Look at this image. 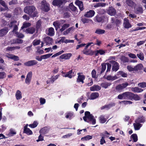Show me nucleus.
<instances>
[{"mask_svg": "<svg viewBox=\"0 0 146 146\" xmlns=\"http://www.w3.org/2000/svg\"><path fill=\"white\" fill-rule=\"evenodd\" d=\"M24 11L25 13L32 17H36L37 14L36 8L33 6L26 7L24 8Z\"/></svg>", "mask_w": 146, "mask_h": 146, "instance_id": "obj_1", "label": "nucleus"}, {"mask_svg": "<svg viewBox=\"0 0 146 146\" xmlns=\"http://www.w3.org/2000/svg\"><path fill=\"white\" fill-rule=\"evenodd\" d=\"M83 119L85 121L90 123H92L93 124H95L96 123V120L94 117L90 112L86 111L85 113V116L83 117Z\"/></svg>", "mask_w": 146, "mask_h": 146, "instance_id": "obj_2", "label": "nucleus"}, {"mask_svg": "<svg viewBox=\"0 0 146 146\" xmlns=\"http://www.w3.org/2000/svg\"><path fill=\"white\" fill-rule=\"evenodd\" d=\"M131 94V92H125L118 95L117 98L120 100H130Z\"/></svg>", "mask_w": 146, "mask_h": 146, "instance_id": "obj_3", "label": "nucleus"}, {"mask_svg": "<svg viewBox=\"0 0 146 146\" xmlns=\"http://www.w3.org/2000/svg\"><path fill=\"white\" fill-rule=\"evenodd\" d=\"M128 85H129V83L127 82L119 84L115 87V89L116 91L119 92H121Z\"/></svg>", "mask_w": 146, "mask_h": 146, "instance_id": "obj_4", "label": "nucleus"}, {"mask_svg": "<svg viewBox=\"0 0 146 146\" xmlns=\"http://www.w3.org/2000/svg\"><path fill=\"white\" fill-rule=\"evenodd\" d=\"M41 8L44 11L47 12L49 10V4L44 0H42L41 2Z\"/></svg>", "mask_w": 146, "mask_h": 146, "instance_id": "obj_5", "label": "nucleus"}, {"mask_svg": "<svg viewBox=\"0 0 146 146\" xmlns=\"http://www.w3.org/2000/svg\"><path fill=\"white\" fill-rule=\"evenodd\" d=\"M110 62L112 64V70L113 71H117L119 68V64L114 60L111 61Z\"/></svg>", "mask_w": 146, "mask_h": 146, "instance_id": "obj_6", "label": "nucleus"}, {"mask_svg": "<svg viewBox=\"0 0 146 146\" xmlns=\"http://www.w3.org/2000/svg\"><path fill=\"white\" fill-rule=\"evenodd\" d=\"M143 66L142 64H139L134 66L135 72L137 73H141L143 72Z\"/></svg>", "mask_w": 146, "mask_h": 146, "instance_id": "obj_7", "label": "nucleus"}, {"mask_svg": "<svg viewBox=\"0 0 146 146\" xmlns=\"http://www.w3.org/2000/svg\"><path fill=\"white\" fill-rule=\"evenodd\" d=\"M106 134H107L108 135L110 134L108 133L107 131H105L104 133H101L100 134L101 136H102V138L100 139V144L101 145H103L104 143H106V141L104 139L105 138V136H106Z\"/></svg>", "mask_w": 146, "mask_h": 146, "instance_id": "obj_8", "label": "nucleus"}, {"mask_svg": "<svg viewBox=\"0 0 146 146\" xmlns=\"http://www.w3.org/2000/svg\"><path fill=\"white\" fill-rule=\"evenodd\" d=\"M95 12L93 10H90L86 12L84 15V17L87 18H91L94 16Z\"/></svg>", "mask_w": 146, "mask_h": 146, "instance_id": "obj_9", "label": "nucleus"}, {"mask_svg": "<svg viewBox=\"0 0 146 146\" xmlns=\"http://www.w3.org/2000/svg\"><path fill=\"white\" fill-rule=\"evenodd\" d=\"M64 0H54L52 2V4L55 6L60 7L62 4Z\"/></svg>", "mask_w": 146, "mask_h": 146, "instance_id": "obj_10", "label": "nucleus"}, {"mask_svg": "<svg viewBox=\"0 0 146 146\" xmlns=\"http://www.w3.org/2000/svg\"><path fill=\"white\" fill-rule=\"evenodd\" d=\"M116 10L113 7H109L107 11V13L111 16H114L116 13Z\"/></svg>", "mask_w": 146, "mask_h": 146, "instance_id": "obj_11", "label": "nucleus"}, {"mask_svg": "<svg viewBox=\"0 0 146 146\" xmlns=\"http://www.w3.org/2000/svg\"><path fill=\"white\" fill-rule=\"evenodd\" d=\"M5 56L8 58L13 59L15 61H18L19 60V57L18 56L12 54L7 53L6 54Z\"/></svg>", "mask_w": 146, "mask_h": 146, "instance_id": "obj_12", "label": "nucleus"}, {"mask_svg": "<svg viewBox=\"0 0 146 146\" xmlns=\"http://www.w3.org/2000/svg\"><path fill=\"white\" fill-rule=\"evenodd\" d=\"M46 34L50 36H53L54 34V30L52 27H50L46 30Z\"/></svg>", "mask_w": 146, "mask_h": 146, "instance_id": "obj_13", "label": "nucleus"}, {"mask_svg": "<svg viewBox=\"0 0 146 146\" xmlns=\"http://www.w3.org/2000/svg\"><path fill=\"white\" fill-rule=\"evenodd\" d=\"M32 72H30L27 74L25 79V82L26 84L29 85L32 76Z\"/></svg>", "mask_w": 146, "mask_h": 146, "instance_id": "obj_14", "label": "nucleus"}, {"mask_svg": "<svg viewBox=\"0 0 146 146\" xmlns=\"http://www.w3.org/2000/svg\"><path fill=\"white\" fill-rule=\"evenodd\" d=\"M38 62L35 60H31L25 62L24 63V65L28 66H30L37 64Z\"/></svg>", "mask_w": 146, "mask_h": 146, "instance_id": "obj_15", "label": "nucleus"}, {"mask_svg": "<svg viewBox=\"0 0 146 146\" xmlns=\"http://www.w3.org/2000/svg\"><path fill=\"white\" fill-rule=\"evenodd\" d=\"M104 16H101L99 15H97L94 18V20L96 22L100 23L104 21Z\"/></svg>", "mask_w": 146, "mask_h": 146, "instance_id": "obj_16", "label": "nucleus"}, {"mask_svg": "<svg viewBox=\"0 0 146 146\" xmlns=\"http://www.w3.org/2000/svg\"><path fill=\"white\" fill-rule=\"evenodd\" d=\"M8 31V29L5 27L0 30V37H3L5 35Z\"/></svg>", "mask_w": 146, "mask_h": 146, "instance_id": "obj_17", "label": "nucleus"}, {"mask_svg": "<svg viewBox=\"0 0 146 146\" xmlns=\"http://www.w3.org/2000/svg\"><path fill=\"white\" fill-rule=\"evenodd\" d=\"M78 76L77 78V82H81L82 84L84 83V80L85 79V77L83 75H81L80 73H78Z\"/></svg>", "mask_w": 146, "mask_h": 146, "instance_id": "obj_18", "label": "nucleus"}, {"mask_svg": "<svg viewBox=\"0 0 146 146\" xmlns=\"http://www.w3.org/2000/svg\"><path fill=\"white\" fill-rule=\"evenodd\" d=\"M123 26L125 28L127 29H128L131 27V25L129 23L128 20L126 18L124 19Z\"/></svg>", "mask_w": 146, "mask_h": 146, "instance_id": "obj_19", "label": "nucleus"}, {"mask_svg": "<svg viewBox=\"0 0 146 146\" xmlns=\"http://www.w3.org/2000/svg\"><path fill=\"white\" fill-rule=\"evenodd\" d=\"M75 3L78 6L79 9L81 11H82L84 9L83 3L82 1L79 0H76Z\"/></svg>", "mask_w": 146, "mask_h": 146, "instance_id": "obj_20", "label": "nucleus"}, {"mask_svg": "<svg viewBox=\"0 0 146 146\" xmlns=\"http://www.w3.org/2000/svg\"><path fill=\"white\" fill-rule=\"evenodd\" d=\"M130 100H132L133 99L136 101L139 100L140 98L137 94H135L131 92Z\"/></svg>", "mask_w": 146, "mask_h": 146, "instance_id": "obj_21", "label": "nucleus"}, {"mask_svg": "<svg viewBox=\"0 0 146 146\" xmlns=\"http://www.w3.org/2000/svg\"><path fill=\"white\" fill-rule=\"evenodd\" d=\"M104 77L108 80L113 81L117 79L118 78L116 75L113 76H111V75H108L105 77V75L104 76Z\"/></svg>", "mask_w": 146, "mask_h": 146, "instance_id": "obj_22", "label": "nucleus"}, {"mask_svg": "<svg viewBox=\"0 0 146 146\" xmlns=\"http://www.w3.org/2000/svg\"><path fill=\"white\" fill-rule=\"evenodd\" d=\"M71 56L72 54L71 53L64 54L60 56V57L62 59L67 60L69 59Z\"/></svg>", "mask_w": 146, "mask_h": 146, "instance_id": "obj_23", "label": "nucleus"}, {"mask_svg": "<svg viewBox=\"0 0 146 146\" xmlns=\"http://www.w3.org/2000/svg\"><path fill=\"white\" fill-rule=\"evenodd\" d=\"M99 94L98 92H94L92 93L90 96L89 99L90 100H94L98 98Z\"/></svg>", "mask_w": 146, "mask_h": 146, "instance_id": "obj_24", "label": "nucleus"}, {"mask_svg": "<svg viewBox=\"0 0 146 146\" xmlns=\"http://www.w3.org/2000/svg\"><path fill=\"white\" fill-rule=\"evenodd\" d=\"M115 104L114 103H111L108 105H106L101 108V109L102 110H103L104 109L106 108L108 109H110L111 107L115 106Z\"/></svg>", "mask_w": 146, "mask_h": 146, "instance_id": "obj_25", "label": "nucleus"}, {"mask_svg": "<svg viewBox=\"0 0 146 146\" xmlns=\"http://www.w3.org/2000/svg\"><path fill=\"white\" fill-rule=\"evenodd\" d=\"M35 31V29L33 27H31L27 29L25 31V32L27 33H29L31 34H33L34 33Z\"/></svg>", "mask_w": 146, "mask_h": 146, "instance_id": "obj_26", "label": "nucleus"}, {"mask_svg": "<svg viewBox=\"0 0 146 146\" xmlns=\"http://www.w3.org/2000/svg\"><path fill=\"white\" fill-rule=\"evenodd\" d=\"M49 128L47 127H44L42 128L39 131V133L41 134H45L48 132Z\"/></svg>", "mask_w": 146, "mask_h": 146, "instance_id": "obj_27", "label": "nucleus"}, {"mask_svg": "<svg viewBox=\"0 0 146 146\" xmlns=\"http://www.w3.org/2000/svg\"><path fill=\"white\" fill-rule=\"evenodd\" d=\"M44 41L46 43V44L48 45L51 44L53 42V39L49 36H47L45 38Z\"/></svg>", "mask_w": 146, "mask_h": 146, "instance_id": "obj_28", "label": "nucleus"}, {"mask_svg": "<svg viewBox=\"0 0 146 146\" xmlns=\"http://www.w3.org/2000/svg\"><path fill=\"white\" fill-rule=\"evenodd\" d=\"M72 70L69 71L68 72L66 73H64L63 76L65 77H68L70 78H72Z\"/></svg>", "mask_w": 146, "mask_h": 146, "instance_id": "obj_29", "label": "nucleus"}, {"mask_svg": "<svg viewBox=\"0 0 146 146\" xmlns=\"http://www.w3.org/2000/svg\"><path fill=\"white\" fill-rule=\"evenodd\" d=\"M101 87L98 85H94L90 88L91 91H98L101 89Z\"/></svg>", "mask_w": 146, "mask_h": 146, "instance_id": "obj_30", "label": "nucleus"}, {"mask_svg": "<svg viewBox=\"0 0 146 146\" xmlns=\"http://www.w3.org/2000/svg\"><path fill=\"white\" fill-rule=\"evenodd\" d=\"M133 125L135 130H138L139 129L140 127L142 126V125L138 122L134 123Z\"/></svg>", "mask_w": 146, "mask_h": 146, "instance_id": "obj_31", "label": "nucleus"}, {"mask_svg": "<svg viewBox=\"0 0 146 146\" xmlns=\"http://www.w3.org/2000/svg\"><path fill=\"white\" fill-rule=\"evenodd\" d=\"M131 90L134 92L139 93L140 92L143 91V90L137 87H135V88H131Z\"/></svg>", "mask_w": 146, "mask_h": 146, "instance_id": "obj_32", "label": "nucleus"}, {"mask_svg": "<svg viewBox=\"0 0 146 146\" xmlns=\"http://www.w3.org/2000/svg\"><path fill=\"white\" fill-rule=\"evenodd\" d=\"M145 120L144 117L143 116H140L135 121V122L139 123H143L145 122Z\"/></svg>", "mask_w": 146, "mask_h": 146, "instance_id": "obj_33", "label": "nucleus"}, {"mask_svg": "<svg viewBox=\"0 0 146 146\" xmlns=\"http://www.w3.org/2000/svg\"><path fill=\"white\" fill-rule=\"evenodd\" d=\"M24 132L28 135H31L33 134L32 131L29 128L25 127H24Z\"/></svg>", "mask_w": 146, "mask_h": 146, "instance_id": "obj_34", "label": "nucleus"}, {"mask_svg": "<svg viewBox=\"0 0 146 146\" xmlns=\"http://www.w3.org/2000/svg\"><path fill=\"white\" fill-rule=\"evenodd\" d=\"M126 2L129 6L131 7H133L135 5V4L131 0H127Z\"/></svg>", "mask_w": 146, "mask_h": 146, "instance_id": "obj_35", "label": "nucleus"}, {"mask_svg": "<svg viewBox=\"0 0 146 146\" xmlns=\"http://www.w3.org/2000/svg\"><path fill=\"white\" fill-rule=\"evenodd\" d=\"M111 84V83L107 82H105L102 83L101 84V86L105 88H107L108 86H110Z\"/></svg>", "mask_w": 146, "mask_h": 146, "instance_id": "obj_36", "label": "nucleus"}, {"mask_svg": "<svg viewBox=\"0 0 146 146\" xmlns=\"http://www.w3.org/2000/svg\"><path fill=\"white\" fill-rule=\"evenodd\" d=\"M16 134V132L15 131V130L13 129H11L9 130V132L8 133V136H12Z\"/></svg>", "mask_w": 146, "mask_h": 146, "instance_id": "obj_37", "label": "nucleus"}, {"mask_svg": "<svg viewBox=\"0 0 146 146\" xmlns=\"http://www.w3.org/2000/svg\"><path fill=\"white\" fill-rule=\"evenodd\" d=\"M15 96L17 100H18L21 99L22 98L21 92L19 90H17Z\"/></svg>", "mask_w": 146, "mask_h": 146, "instance_id": "obj_38", "label": "nucleus"}, {"mask_svg": "<svg viewBox=\"0 0 146 146\" xmlns=\"http://www.w3.org/2000/svg\"><path fill=\"white\" fill-rule=\"evenodd\" d=\"M106 63H103L102 64L101 70L100 72V74H102L104 72L106 69Z\"/></svg>", "mask_w": 146, "mask_h": 146, "instance_id": "obj_39", "label": "nucleus"}, {"mask_svg": "<svg viewBox=\"0 0 146 146\" xmlns=\"http://www.w3.org/2000/svg\"><path fill=\"white\" fill-rule=\"evenodd\" d=\"M92 136L90 135H87L84 137H82L81 139V140L82 141H87L90 139H92Z\"/></svg>", "mask_w": 146, "mask_h": 146, "instance_id": "obj_40", "label": "nucleus"}, {"mask_svg": "<svg viewBox=\"0 0 146 146\" xmlns=\"http://www.w3.org/2000/svg\"><path fill=\"white\" fill-rule=\"evenodd\" d=\"M105 31L104 30L98 29L96 30L95 33L99 35L105 33Z\"/></svg>", "mask_w": 146, "mask_h": 146, "instance_id": "obj_41", "label": "nucleus"}, {"mask_svg": "<svg viewBox=\"0 0 146 146\" xmlns=\"http://www.w3.org/2000/svg\"><path fill=\"white\" fill-rule=\"evenodd\" d=\"M69 26L70 25L69 24H64L62 26V28L60 29V31L61 32H62Z\"/></svg>", "mask_w": 146, "mask_h": 146, "instance_id": "obj_42", "label": "nucleus"}, {"mask_svg": "<svg viewBox=\"0 0 146 146\" xmlns=\"http://www.w3.org/2000/svg\"><path fill=\"white\" fill-rule=\"evenodd\" d=\"M105 53V52L102 50H97L95 54L96 56H97L98 55V54L100 55L104 54Z\"/></svg>", "mask_w": 146, "mask_h": 146, "instance_id": "obj_43", "label": "nucleus"}, {"mask_svg": "<svg viewBox=\"0 0 146 146\" xmlns=\"http://www.w3.org/2000/svg\"><path fill=\"white\" fill-rule=\"evenodd\" d=\"M121 60L123 63L128 62L129 61L128 58L124 56H122L121 57Z\"/></svg>", "mask_w": 146, "mask_h": 146, "instance_id": "obj_44", "label": "nucleus"}, {"mask_svg": "<svg viewBox=\"0 0 146 146\" xmlns=\"http://www.w3.org/2000/svg\"><path fill=\"white\" fill-rule=\"evenodd\" d=\"M22 12V10L21 8L17 7L15 9V12L16 14H20Z\"/></svg>", "mask_w": 146, "mask_h": 146, "instance_id": "obj_45", "label": "nucleus"}, {"mask_svg": "<svg viewBox=\"0 0 146 146\" xmlns=\"http://www.w3.org/2000/svg\"><path fill=\"white\" fill-rule=\"evenodd\" d=\"M130 138L133 139L134 142H136L137 141V136L136 134H133L130 137Z\"/></svg>", "mask_w": 146, "mask_h": 146, "instance_id": "obj_46", "label": "nucleus"}, {"mask_svg": "<svg viewBox=\"0 0 146 146\" xmlns=\"http://www.w3.org/2000/svg\"><path fill=\"white\" fill-rule=\"evenodd\" d=\"M138 57L141 60H143L144 59L143 54L142 52H140L137 54Z\"/></svg>", "mask_w": 146, "mask_h": 146, "instance_id": "obj_47", "label": "nucleus"}, {"mask_svg": "<svg viewBox=\"0 0 146 146\" xmlns=\"http://www.w3.org/2000/svg\"><path fill=\"white\" fill-rule=\"evenodd\" d=\"M81 20L83 23L85 24L88 23L91 20V19L86 18L85 17H82Z\"/></svg>", "mask_w": 146, "mask_h": 146, "instance_id": "obj_48", "label": "nucleus"}, {"mask_svg": "<svg viewBox=\"0 0 146 146\" xmlns=\"http://www.w3.org/2000/svg\"><path fill=\"white\" fill-rule=\"evenodd\" d=\"M118 75H120L121 76L123 77H126L127 76V74L125 73L123 71H119L117 72Z\"/></svg>", "mask_w": 146, "mask_h": 146, "instance_id": "obj_49", "label": "nucleus"}, {"mask_svg": "<svg viewBox=\"0 0 146 146\" xmlns=\"http://www.w3.org/2000/svg\"><path fill=\"white\" fill-rule=\"evenodd\" d=\"M69 7L70 9L72 11H76L77 9V8L74 6L72 3H71L70 4Z\"/></svg>", "mask_w": 146, "mask_h": 146, "instance_id": "obj_50", "label": "nucleus"}, {"mask_svg": "<svg viewBox=\"0 0 146 146\" xmlns=\"http://www.w3.org/2000/svg\"><path fill=\"white\" fill-rule=\"evenodd\" d=\"M100 123H104L106 121V119L103 115H102L100 117Z\"/></svg>", "mask_w": 146, "mask_h": 146, "instance_id": "obj_51", "label": "nucleus"}, {"mask_svg": "<svg viewBox=\"0 0 146 146\" xmlns=\"http://www.w3.org/2000/svg\"><path fill=\"white\" fill-rule=\"evenodd\" d=\"M127 68L129 72H135L134 66L133 67L131 65H128L127 66Z\"/></svg>", "mask_w": 146, "mask_h": 146, "instance_id": "obj_52", "label": "nucleus"}, {"mask_svg": "<svg viewBox=\"0 0 146 146\" xmlns=\"http://www.w3.org/2000/svg\"><path fill=\"white\" fill-rule=\"evenodd\" d=\"M59 76V75H57L55 76L54 77H53V76H52L51 78H50V79L51 82L53 83L54 81L55 80L58 78Z\"/></svg>", "mask_w": 146, "mask_h": 146, "instance_id": "obj_53", "label": "nucleus"}, {"mask_svg": "<svg viewBox=\"0 0 146 146\" xmlns=\"http://www.w3.org/2000/svg\"><path fill=\"white\" fill-rule=\"evenodd\" d=\"M60 24L59 21H58L54 22L53 23V25L56 27V30H57V28L59 27Z\"/></svg>", "mask_w": 146, "mask_h": 146, "instance_id": "obj_54", "label": "nucleus"}, {"mask_svg": "<svg viewBox=\"0 0 146 146\" xmlns=\"http://www.w3.org/2000/svg\"><path fill=\"white\" fill-rule=\"evenodd\" d=\"M15 34L17 37L19 38H23L24 36V35L23 34L18 32H16Z\"/></svg>", "mask_w": 146, "mask_h": 146, "instance_id": "obj_55", "label": "nucleus"}, {"mask_svg": "<svg viewBox=\"0 0 146 146\" xmlns=\"http://www.w3.org/2000/svg\"><path fill=\"white\" fill-rule=\"evenodd\" d=\"M52 54H48L42 56V59H46L49 58L52 55Z\"/></svg>", "mask_w": 146, "mask_h": 146, "instance_id": "obj_56", "label": "nucleus"}, {"mask_svg": "<svg viewBox=\"0 0 146 146\" xmlns=\"http://www.w3.org/2000/svg\"><path fill=\"white\" fill-rule=\"evenodd\" d=\"M38 124V123L36 121H34L33 123L32 124H30L29 125V126L32 128H34L36 127Z\"/></svg>", "mask_w": 146, "mask_h": 146, "instance_id": "obj_57", "label": "nucleus"}, {"mask_svg": "<svg viewBox=\"0 0 146 146\" xmlns=\"http://www.w3.org/2000/svg\"><path fill=\"white\" fill-rule=\"evenodd\" d=\"M0 4L4 7H5L6 9H8L7 5L4 1L2 0H0Z\"/></svg>", "mask_w": 146, "mask_h": 146, "instance_id": "obj_58", "label": "nucleus"}, {"mask_svg": "<svg viewBox=\"0 0 146 146\" xmlns=\"http://www.w3.org/2000/svg\"><path fill=\"white\" fill-rule=\"evenodd\" d=\"M31 26V24L30 23H24L23 24V26L21 27V28L22 29L23 28H27L30 26Z\"/></svg>", "mask_w": 146, "mask_h": 146, "instance_id": "obj_59", "label": "nucleus"}, {"mask_svg": "<svg viewBox=\"0 0 146 146\" xmlns=\"http://www.w3.org/2000/svg\"><path fill=\"white\" fill-rule=\"evenodd\" d=\"M17 23L16 21H11L10 24H9V27L11 28L13 26H14Z\"/></svg>", "mask_w": 146, "mask_h": 146, "instance_id": "obj_60", "label": "nucleus"}, {"mask_svg": "<svg viewBox=\"0 0 146 146\" xmlns=\"http://www.w3.org/2000/svg\"><path fill=\"white\" fill-rule=\"evenodd\" d=\"M136 10L138 12V13L142 14L143 12V10L142 8L141 7H139L136 8Z\"/></svg>", "mask_w": 146, "mask_h": 146, "instance_id": "obj_61", "label": "nucleus"}, {"mask_svg": "<svg viewBox=\"0 0 146 146\" xmlns=\"http://www.w3.org/2000/svg\"><path fill=\"white\" fill-rule=\"evenodd\" d=\"M138 86L141 88H144L146 87V82H143L138 84Z\"/></svg>", "mask_w": 146, "mask_h": 146, "instance_id": "obj_62", "label": "nucleus"}, {"mask_svg": "<svg viewBox=\"0 0 146 146\" xmlns=\"http://www.w3.org/2000/svg\"><path fill=\"white\" fill-rule=\"evenodd\" d=\"M92 75L93 78H97V77L96 76V72L95 70H92Z\"/></svg>", "mask_w": 146, "mask_h": 146, "instance_id": "obj_63", "label": "nucleus"}, {"mask_svg": "<svg viewBox=\"0 0 146 146\" xmlns=\"http://www.w3.org/2000/svg\"><path fill=\"white\" fill-rule=\"evenodd\" d=\"M115 23L117 27H119L121 23V21L119 19H117L115 20Z\"/></svg>", "mask_w": 146, "mask_h": 146, "instance_id": "obj_64", "label": "nucleus"}]
</instances>
